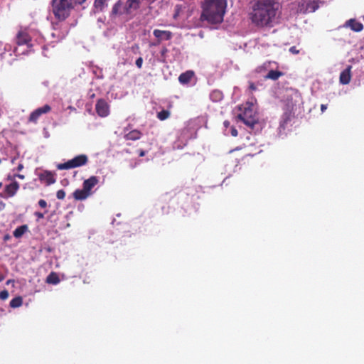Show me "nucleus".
I'll return each mask as SVG.
<instances>
[{
  "label": "nucleus",
  "mask_w": 364,
  "mask_h": 364,
  "mask_svg": "<svg viewBox=\"0 0 364 364\" xmlns=\"http://www.w3.org/2000/svg\"><path fill=\"white\" fill-rule=\"evenodd\" d=\"M279 7L277 0H255L249 13V18L257 28H272L277 23Z\"/></svg>",
  "instance_id": "obj_1"
},
{
  "label": "nucleus",
  "mask_w": 364,
  "mask_h": 364,
  "mask_svg": "<svg viewBox=\"0 0 364 364\" xmlns=\"http://www.w3.org/2000/svg\"><path fill=\"white\" fill-rule=\"evenodd\" d=\"M76 0H52V12L55 18L58 21L53 23V28L57 30L58 28L64 27L62 36H66L68 32V24L64 21L70 16L71 11L74 9L75 5H77Z\"/></svg>",
  "instance_id": "obj_2"
},
{
  "label": "nucleus",
  "mask_w": 364,
  "mask_h": 364,
  "mask_svg": "<svg viewBox=\"0 0 364 364\" xmlns=\"http://www.w3.org/2000/svg\"><path fill=\"white\" fill-rule=\"evenodd\" d=\"M227 3L225 0H205L200 18L215 24L223 21Z\"/></svg>",
  "instance_id": "obj_3"
},
{
  "label": "nucleus",
  "mask_w": 364,
  "mask_h": 364,
  "mask_svg": "<svg viewBox=\"0 0 364 364\" xmlns=\"http://www.w3.org/2000/svg\"><path fill=\"white\" fill-rule=\"evenodd\" d=\"M240 121L248 127L253 128L258 122V117L256 112L251 106L244 107L243 111L237 114V117Z\"/></svg>",
  "instance_id": "obj_4"
},
{
  "label": "nucleus",
  "mask_w": 364,
  "mask_h": 364,
  "mask_svg": "<svg viewBox=\"0 0 364 364\" xmlns=\"http://www.w3.org/2000/svg\"><path fill=\"white\" fill-rule=\"evenodd\" d=\"M88 163V156L86 154H80L73 159L57 166L59 170H68L86 165Z\"/></svg>",
  "instance_id": "obj_5"
},
{
  "label": "nucleus",
  "mask_w": 364,
  "mask_h": 364,
  "mask_svg": "<svg viewBox=\"0 0 364 364\" xmlns=\"http://www.w3.org/2000/svg\"><path fill=\"white\" fill-rule=\"evenodd\" d=\"M51 110V107L48 105H45L41 107H38L33 111L28 119V122L33 124H37L39 117L43 114H47Z\"/></svg>",
  "instance_id": "obj_6"
},
{
  "label": "nucleus",
  "mask_w": 364,
  "mask_h": 364,
  "mask_svg": "<svg viewBox=\"0 0 364 364\" xmlns=\"http://www.w3.org/2000/svg\"><path fill=\"white\" fill-rule=\"evenodd\" d=\"M31 37L28 31L24 29L18 31L16 36V43L21 46H26L27 47L31 46Z\"/></svg>",
  "instance_id": "obj_7"
},
{
  "label": "nucleus",
  "mask_w": 364,
  "mask_h": 364,
  "mask_svg": "<svg viewBox=\"0 0 364 364\" xmlns=\"http://www.w3.org/2000/svg\"><path fill=\"white\" fill-rule=\"evenodd\" d=\"M95 110L98 116L105 117L109 114V106L104 99H99L95 105Z\"/></svg>",
  "instance_id": "obj_8"
},
{
  "label": "nucleus",
  "mask_w": 364,
  "mask_h": 364,
  "mask_svg": "<svg viewBox=\"0 0 364 364\" xmlns=\"http://www.w3.org/2000/svg\"><path fill=\"white\" fill-rule=\"evenodd\" d=\"M20 188V185L17 181L11 182L6 185L4 192L1 193V196L4 198L14 197Z\"/></svg>",
  "instance_id": "obj_9"
},
{
  "label": "nucleus",
  "mask_w": 364,
  "mask_h": 364,
  "mask_svg": "<svg viewBox=\"0 0 364 364\" xmlns=\"http://www.w3.org/2000/svg\"><path fill=\"white\" fill-rule=\"evenodd\" d=\"M299 6L304 13H311L318 9L319 1L317 0H309L306 3L300 4Z\"/></svg>",
  "instance_id": "obj_10"
},
{
  "label": "nucleus",
  "mask_w": 364,
  "mask_h": 364,
  "mask_svg": "<svg viewBox=\"0 0 364 364\" xmlns=\"http://www.w3.org/2000/svg\"><path fill=\"white\" fill-rule=\"evenodd\" d=\"M100 180L99 178L95 176H92L89 178L85 180L82 183V188L87 193H92V189L94 188L98 183Z\"/></svg>",
  "instance_id": "obj_11"
},
{
  "label": "nucleus",
  "mask_w": 364,
  "mask_h": 364,
  "mask_svg": "<svg viewBox=\"0 0 364 364\" xmlns=\"http://www.w3.org/2000/svg\"><path fill=\"white\" fill-rule=\"evenodd\" d=\"M154 36L158 39L159 43L161 41H168L172 38L173 33L169 31L155 29L153 31Z\"/></svg>",
  "instance_id": "obj_12"
},
{
  "label": "nucleus",
  "mask_w": 364,
  "mask_h": 364,
  "mask_svg": "<svg viewBox=\"0 0 364 364\" xmlns=\"http://www.w3.org/2000/svg\"><path fill=\"white\" fill-rule=\"evenodd\" d=\"M139 0H127L123 7L125 14H129L139 8Z\"/></svg>",
  "instance_id": "obj_13"
},
{
  "label": "nucleus",
  "mask_w": 364,
  "mask_h": 364,
  "mask_svg": "<svg viewBox=\"0 0 364 364\" xmlns=\"http://www.w3.org/2000/svg\"><path fill=\"white\" fill-rule=\"evenodd\" d=\"M39 179L42 182H45L46 185L49 186L55 182V178L53 173L49 171H44L39 174Z\"/></svg>",
  "instance_id": "obj_14"
},
{
  "label": "nucleus",
  "mask_w": 364,
  "mask_h": 364,
  "mask_svg": "<svg viewBox=\"0 0 364 364\" xmlns=\"http://www.w3.org/2000/svg\"><path fill=\"white\" fill-rule=\"evenodd\" d=\"M351 69L352 66L348 65L347 68L341 73L339 80L341 84L347 85L350 82L351 79Z\"/></svg>",
  "instance_id": "obj_15"
},
{
  "label": "nucleus",
  "mask_w": 364,
  "mask_h": 364,
  "mask_svg": "<svg viewBox=\"0 0 364 364\" xmlns=\"http://www.w3.org/2000/svg\"><path fill=\"white\" fill-rule=\"evenodd\" d=\"M194 75L195 74L193 70H187L179 75L178 81L182 85L188 84L191 82Z\"/></svg>",
  "instance_id": "obj_16"
},
{
  "label": "nucleus",
  "mask_w": 364,
  "mask_h": 364,
  "mask_svg": "<svg viewBox=\"0 0 364 364\" xmlns=\"http://www.w3.org/2000/svg\"><path fill=\"white\" fill-rule=\"evenodd\" d=\"M92 193H87L83 188L82 189H77L73 193V198L76 200H84L90 196Z\"/></svg>",
  "instance_id": "obj_17"
},
{
  "label": "nucleus",
  "mask_w": 364,
  "mask_h": 364,
  "mask_svg": "<svg viewBox=\"0 0 364 364\" xmlns=\"http://www.w3.org/2000/svg\"><path fill=\"white\" fill-rule=\"evenodd\" d=\"M346 24L350 27L352 31L355 32H360L363 29V23L354 18L347 21Z\"/></svg>",
  "instance_id": "obj_18"
},
{
  "label": "nucleus",
  "mask_w": 364,
  "mask_h": 364,
  "mask_svg": "<svg viewBox=\"0 0 364 364\" xmlns=\"http://www.w3.org/2000/svg\"><path fill=\"white\" fill-rule=\"evenodd\" d=\"M289 97H290V99H287V105L292 109L296 103L297 99L299 98V94L297 91L291 90V94L288 95Z\"/></svg>",
  "instance_id": "obj_19"
},
{
  "label": "nucleus",
  "mask_w": 364,
  "mask_h": 364,
  "mask_svg": "<svg viewBox=\"0 0 364 364\" xmlns=\"http://www.w3.org/2000/svg\"><path fill=\"white\" fill-rule=\"evenodd\" d=\"M141 136L142 133L140 131L137 129H134L130 131L129 133L126 134L124 138L126 140L136 141L139 139L141 137Z\"/></svg>",
  "instance_id": "obj_20"
},
{
  "label": "nucleus",
  "mask_w": 364,
  "mask_h": 364,
  "mask_svg": "<svg viewBox=\"0 0 364 364\" xmlns=\"http://www.w3.org/2000/svg\"><path fill=\"white\" fill-rule=\"evenodd\" d=\"M28 225H23L19 227H18L13 232L14 236L16 238H20L21 237L24 233L28 230Z\"/></svg>",
  "instance_id": "obj_21"
},
{
  "label": "nucleus",
  "mask_w": 364,
  "mask_h": 364,
  "mask_svg": "<svg viewBox=\"0 0 364 364\" xmlns=\"http://www.w3.org/2000/svg\"><path fill=\"white\" fill-rule=\"evenodd\" d=\"M48 284H57L60 282V279L57 273L52 272L46 277Z\"/></svg>",
  "instance_id": "obj_22"
},
{
  "label": "nucleus",
  "mask_w": 364,
  "mask_h": 364,
  "mask_svg": "<svg viewBox=\"0 0 364 364\" xmlns=\"http://www.w3.org/2000/svg\"><path fill=\"white\" fill-rule=\"evenodd\" d=\"M124 6H122L120 1L117 2L112 8V15H122L125 14L124 10H123Z\"/></svg>",
  "instance_id": "obj_23"
},
{
  "label": "nucleus",
  "mask_w": 364,
  "mask_h": 364,
  "mask_svg": "<svg viewBox=\"0 0 364 364\" xmlns=\"http://www.w3.org/2000/svg\"><path fill=\"white\" fill-rule=\"evenodd\" d=\"M283 75V73L279 70H271L269 71L267 75L265 76V78L271 79L273 80H278L281 76Z\"/></svg>",
  "instance_id": "obj_24"
},
{
  "label": "nucleus",
  "mask_w": 364,
  "mask_h": 364,
  "mask_svg": "<svg viewBox=\"0 0 364 364\" xmlns=\"http://www.w3.org/2000/svg\"><path fill=\"white\" fill-rule=\"evenodd\" d=\"M22 304L23 299L21 296H18L11 299L9 305L11 308H18L22 306Z\"/></svg>",
  "instance_id": "obj_25"
},
{
  "label": "nucleus",
  "mask_w": 364,
  "mask_h": 364,
  "mask_svg": "<svg viewBox=\"0 0 364 364\" xmlns=\"http://www.w3.org/2000/svg\"><path fill=\"white\" fill-rule=\"evenodd\" d=\"M170 117V112L168 110L163 109L157 113V117L161 121L167 119Z\"/></svg>",
  "instance_id": "obj_26"
},
{
  "label": "nucleus",
  "mask_w": 364,
  "mask_h": 364,
  "mask_svg": "<svg viewBox=\"0 0 364 364\" xmlns=\"http://www.w3.org/2000/svg\"><path fill=\"white\" fill-rule=\"evenodd\" d=\"M106 1H107V0H95V3H94V6L96 9L102 11Z\"/></svg>",
  "instance_id": "obj_27"
},
{
  "label": "nucleus",
  "mask_w": 364,
  "mask_h": 364,
  "mask_svg": "<svg viewBox=\"0 0 364 364\" xmlns=\"http://www.w3.org/2000/svg\"><path fill=\"white\" fill-rule=\"evenodd\" d=\"M210 97L214 100H220L223 98V94L220 91H213L211 93Z\"/></svg>",
  "instance_id": "obj_28"
},
{
  "label": "nucleus",
  "mask_w": 364,
  "mask_h": 364,
  "mask_svg": "<svg viewBox=\"0 0 364 364\" xmlns=\"http://www.w3.org/2000/svg\"><path fill=\"white\" fill-rule=\"evenodd\" d=\"M56 197L59 200H63L65 197V192L64 190H58L56 193Z\"/></svg>",
  "instance_id": "obj_29"
},
{
  "label": "nucleus",
  "mask_w": 364,
  "mask_h": 364,
  "mask_svg": "<svg viewBox=\"0 0 364 364\" xmlns=\"http://www.w3.org/2000/svg\"><path fill=\"white\" fill-rule=\"evenodd\" d=\"M9 291L6 289H4L1 291H0V299L1 300H6L9 297Z\"/></svg>",
  "instance_id": "obj_30"
},
{
  "label": "nucleus",
  "mask_w": 364,
  "mask_h": 364,
  "mask_svg": "<svg viewBox=\"0 0 364 364\" xmlns=\"http://www.w3.org/2000/svg\"><path fill=\"white\" fill-rule=\"evenodd\" d=\"M135 63L138 68H141L143 64V58L141 57L138 58Z\"/></svg>",
  "instance_id": "obj_31"
},
{
  "label": "nucleus",
  "mask_w": 364,
  "mask_h": 364,
  "mask_svg": "<svg viewBox=\"0 0 364 364\" xmlns=\"http://www.w3.org/2000/svg\"><path fill=\"white\" fill-rule=\"evenodd\" d=\"M38 205H39V206H40L41 208H46V207H47V205H47V202H46L45 200H43V199H41V200H39V201H38Z\"/></svg>",
  "instance_id": "obj_32"
},
{
  "label": "nucleus",
  "mask_w": 364,
  "mask_h": 364,
  "mask_svg": "<svg viewBox=\"0 0 364 364\" xmlns=\"http://www.w3.org/2000/svg\"><path fill=\"white\" fill-rule=\"evenodd\" d=\"M289 52L292 54L296 55L299 53V50L297 49L296 46H291L289 48Z\"/></svg>",
  "instance_id": "obj_33"
},
{
  "label": "nucleus",
  "mask_w": 364,
  "mask_h": 364,
  "mask_svg": "<svg viewBox=\"0 0 364 364\" xmlns=\"http://www.w3.org/2000/svg\"><path fill=\"white\" fill-rule=\"evenodd\" d=\"M15 178H16L15 174H14V175L9 174L6 179V181H10L13 182V181H16Z\"/></svg>",
  "instance_id": "obj_34"
},
{
  "label": "nucleus",
  "mask_w": 364,
  "mask_h": 364,
  "mask_svg": "<svg viewBox=\"0 0 364 364\" xmlns=\"http://www.w3.org/2000/svg\"><path fill=\"white\" fill-rule=\"evenodd\" d=\"M237 134H238V132H237V130L236 129V128L234 127H231V135L232 136H237Z\"/></svg>",
  "instance_id": "obj_35"
},
{
  "label": "nucleus",
  "mask_w": 364,
  "mask_h": 364,
  "mask_svg": "<svg viewBox=\"0 0 364 364\" xmlns=\"http://www.w3.org/2000/svg\"><path fill=\"white\" fill-rule=\"evenodd\" d=\"M35 215L39 218V219H41V218H44V213H40V212H36L35 213Z\"/></svg>",
  "instance_id": "obj_36"
},
{
  "label": "nucleus",
  "mask_w": 364,
  "mask_h": 364,
  "mask_svg": "<svg viewBox=\"0 0 364 364\" xmlns=\"http://www.w3.org/2000/svg\"><path fill=\"white\" fill-rule=\"evenodd\" d=\"M11 239V236L9 235V234H6L4 237H3V240L4 241L6 242V241H9Z\"/></svg>",
  "instance_id": "obj_37"
},
{
  "label": "nucleus",
  "mask_w": 364,
  "mask_h": 364,
  "mask_svg": "<svg viewBox=\"0 0 364 364\" xmlns=\"http://www.w3.org/2000/svg\"><path fill=\"white\" fill-rule=\"evenodd\" d=\"M139 47L137 44H134V46H132L131 47V50L133 51V52H135L136 50H139Z\"/></svg>",
  "instance_id": "obj_38"
},
{
  "label": "nucleus",
  "mask_w": 364,
  "mask_h": 364,
  "mask_svg": "<svg viewBox=\"0 0 364 364\" xmlns=\"http://www.w3.org/2000/svg\"><path fill=\"white\" fill-rule=\"evenodd\" d=\"M15 176H16V178H18L21 179V180L25 178V176L23 175V174L16 173V174H15Z\"/></svg>",
  "instance_id": "obj_39"
},
{
  "label": "nucleus",
  "mask_w": 364,
  "mask_h": 364,
  "mask_svg": "<svg viewBox=\"0 0 364 364\" xmlns=\"http://www.w3.org/2000/svg\"><path fill=\"white\" fill-rule=\"evenodd\" d=\"M23 168V164H19L16 168V170L18 171H21L22 169Z\"/></svg>",
  "instance_id": "obj_40"
},
{
  "label": "nucleus",
  "mask_w": 364,
  "mask_h": 364,
  "mask_svg": "<svg viewBox=\"0 0 364 364\" xmlns=\"http://www.w3.org/2000/svg\"><path fill=\"white\" fill-rule=\"evenodd\" d=\"M327 109V105H321V110L322 112H325Z\"/></svg>",
  "instance_id": "obj_41"
},
{
  "label": "nucleus",
  "mask_w": 364,
  "mask_h": 364,
  "mask_svg": "<svg viewBox=\"0 0 364 364\" xmlns=\"http://www.w3.org/2000/svg\"><path fill=\"white\" fill-rule=\"evenodd\" d=\"M250 89L252 90H256V86L254 85V83H250Z\"/></svg>",
  "instance_id": "obj_42"
},
{
  "label": "nucleus",
  "mask_w": 364,
  "mask_h": 364,
  "mask_svg": "<svg viewBox=\"0 0 364 364\" xmlns=\"http://www.w3.org/2000/svg\"><path fill=\"white\" fill-rule=\"evenodd\" d=\"M78 5H81L86 1V0H76Z\"/></svg>",
  "instance_id": "obj_43"
},
{
  "label": "nucleus",
  "mask_w": 364,
  "mask_h": 364,
  "mask_svg": "<svg viewBox=\"0 0 364 364\" xmlns=\"http://www.w3.org/2000/svg\"><path fill=\"white\" fill-rule=\"evenodd\" d=\"M223 124H224V126H225V127H229V126H230V122H229V121L225 120V121L224 122Z\"/></svg>",
  "instance_id": "obj_44"
},
{
  "label": "nucleus",
  "mask_w": 364,
  "mask_h": 364,
  "mask_svg": "<svg viewBox=\"0 0 364 364\" xmlns=\"http://www.w3.org/2000/svg\"><path fill=\"white\" fill-rule=\"evenodd\" d=\"M139 156H141V157H142V156H145V151H143V150H141V151H139Z\"/></svg>",
  "instance_id": "obj_45"
},
{
  "label": "nucleus",
  "mask_w": 364,
  "mask_h": 364,
  "mask_svg": "<svg viewBox=\"0 0 364 364\" xmlns=\"http://www.w3.org/2000/svg\"><path fill=\"white\" fill-rule=\"evenodd\" d=\"M4 279V276L0 272V282Z\"/></svg>",
  "instance_id": "obj_46"
},
{
  "label": "nucleus",
  "mask_w": 364,
  "mask_h": 364,
  "mask_svg": "<svg viewBox=\"0 0 364 364\" xmlns=\"http://www.w3.org/2000/svg\"><path fill=\"white\" fill-rule=\"evenodd\" d=\"M167 51V49L166 48H164L163 50H162V53L164 54V53H166Z\"/></svg>",
  "instance_id": "obj_47"
},
{
  "label": "nucleus",
  "mask_w": 364,
  "mask_h": 364,
  "mask_svg": "<svg viewBox=\"0 0 364 364\" xmlns=\"http://www.w3.org/2000/svg\"><path fill=\"white\" fill-rule=\"evenodd\" d=\"M2 187V183L0 182V188Z\"/></svg>",
  "instance_id": "obj_48"
}]
</instances>
